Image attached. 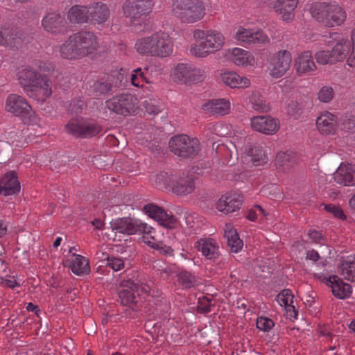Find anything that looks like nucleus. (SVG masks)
Instances as JSON below:
<instances>
[{"label": "nucleus", "instance_id": "f257e3e1", "mask_svg": "<svg viewBox=\"0 0 355 355\" xmlns=\"http://www.w3.org/2000/svg\"><path fill=\"white\" fill-rule=\"evenodd\" d=\"M193 37L196 42L191 45L189 53L198 58H205L219 51L225 43L223 34L214 29H196L193 31Z\"/></svg>", "mask_w": 355, "mask_h": 355}, {"label": "nucleus", "instance_id": "f03ea898", "mask_svg": "<svg viewBox=\"0 0 355 355\" xmlns=\"http://www.w3.org/2000/svg\"><path fill=\"white\" fill-rule=\"evenodd\" d=\"M135 49L142 55L164 58L172 55L173 41L167 32L157 31L139 39Z\"/></svg>", "mask_w": 355, "mask_h": 355}, {"label": "nucleus", "instance_id": "7ed1b4c3", "mask_svg": "<svg viewBox=\"0 0 355 355\" xmlns=\"http://www.w3.org/2000/svg\"><path fill=\"white\" fill-rule=\"evenodd\" d=\"M18 80L24 92L31 98L44 101L52 93L51 82L35 69L26 67L18 71Z\"/></svg>", "mask_w": 355, "mask_h": 355}, {"label": "nucleus", "instance_id": "20e7f679", "mask_svg": "<svg viewBox=\"0 0 355 355\" xmlns=\"http://www.w3.org/2000/svg\"><path fill=\"white\" fill-rule=\"evenodd\" d=\"M309 12L318 22L329 28L341 26L347 16L344 8L336 2L313 3L309 8Z\"/></svg>", "mask_w": 355, "mask_h": 355}, {"label": "nucleus", "instance_id": "39448f33", "mask_svg": "<svg viewBox=\"0 0 355 355\" xmlns=\"http://www.w3.org/2000/svg\"><path fill=\"white\" fill-rule=\"evenodd\" d=\"M173 15L184 23H195L203 18L205 7L201 0H171Z\"/></svg>", "mask_w": 355, "mask_h": 355}, {"label": "nucleus", "instance_id": "423d86ee", "mask_svg": "<svg viewBox=\"0 0 355 355\" xmlns=\"http://www.w3.org/2000/svg\"><path fill=\"white\" fill-rule=\"evenodd\" d=\"M172 152L179 157H191L200 151V142L196 138H190L185 135L172 137L168 143Z\"/></svg>", "mask_w": 355, "mask_h": 355}, {"label": "nucleus", "instance_id": "0eeeda50", "mask_svg": "<svg viewBox=\"0 0 355 355\" xmlns=\"http://www.w3.org/2000/svg\"><path fill=\"white\" fill-rule=\"evenodd\" d=\"M107 108L123 116L134 114L138 110V99L130 94L117 95L106 101Z\"/></svg>", "mask_w": 355, "mask_h": 355}, {"label": "nucleus", "instance_id": "6e6552de", "mask_svg": "<svg viewBox=\"0 0 355 355\" xmlns=\"http://www.w3.org/2000/svg\"><path fill=\"white\" fill-rule=\"evenodd\" d=\"M225 58L232 64L245 69H254L257 60L252 52L240 47H232L224 53Z\"/></svg>", "mask_w": 355, "mask_h": 355}, {"label": "nucleus", "instance_id": "1a4fd4ad", "mask_svg": "<svg viewBox=\"0 0 355 355\" xmlns=\"http://www.w3.org/2000/svg\"><path fill=\"white\" fill-rule=\"evenodd\" d=\"M233 37L240 43L248 44H266L270 42L268 36L261 29L241 25L234 28Z\"/></svg>", "mask_w": 355, "mask_h": 355}, {"label": "nucleus", "instance_id": "9d476101", "mask_svg": "<svg viewBox=\"0 0 355 355\" xmlns=\"http://www.w3.org/2000/svg\"><path fill=\"white\" fill-rule=\"evenodd\" d=\"M110 227L115 233L134 234L139 231L149 232L150 225L141 220L132 218H118L110 222Z\"/></svg>", "mask_w": 355, "mask_h": 355}, {"label": "nucleus", "instance_id": "9b49d317", "mask_svg": "<svg viewBox=\"0 0 355 355\" xmlns=\"http://www.w3.org/2000/svg\"><path fill=\"white\" fill-rule=\"evenodd\" d=\"M292 55L288 50H280L273 54L269 62V74L273 78L282 77L291 68Z\"/></svg>", "mask_w": 355, "mask_h": 355}, {"label": "nucleus", "instance_id": "f8f14e48", "mask_svg": "<svg viewBox=\"0 0 355 355\" xmlns=\"http://www.w3.org/2000/svg\"><path fill=\"white\" fill-rule=\"evenodd\" d=\"M154 6L152 0H126L122 6L125 17L136 19L150 13Z\"/></svg>", "mask_w": 355, "mask_h": 355}, {"label": "nucleus", "instance_id": "ddd939ff", "mask_svg": "<svg viewBox=\"0 0 355 355\" xmlns=\"http://www.w3.org/2000/svg\"><path fill=\"white\" fill-rule=\"evenodd\" d=\"M219 78L225 86L231 89H245L251 86L250 78L231 69H222L219 74Z\"/></svg>", "mask_w": 355, "mask_h": 355}, {"label": "nucleus", "instance_id": "4468645a", "mask_svg": "<svg viewBox=\"0 0 355 355\" xmlns=\"http://www.w3.org/2000/svg\"><path fill=\"white\" fill-rule=\"evenodd\" d=\"M74 40L78 46V51L81 58L92 53L98 46L96 36L91 32H79L71 35V40Z\"/></svg>", "mask_w": 355, "mask_h": 355}, {"label": "nucleus", "instance_id": "2eb2a0df", "mask_svg": "<svg viewBox=\"0 0 355 355\" xmlns=\"http://www.w3.org/2000/svg\"><path fill=\"white\" fill-rule=\"evenodd\" d=\"M144 211L150 218L166 228H175L179 224L178 219L174 216L168 215L163 209L157 205H146L144 207Z\"/></svg>", "mask_w": 355, "mask_h": 355}, {"label": "nucleus", "instance_id": "dca6fc26", "mask_svg": "<svg viewBox=\"0 0 355 355\" xmlns=\"http://www.w3.org/2000/svg\"><path fill=\"white\" fill-rule=\"evenodd\" d=\"M331 40L329 44L331 46L332 53L337 62L343 61L347 58L351 49L350 41L347 37L343 34L334 33L331 35Z\"/></svg>", "mask_w": 355, "mask_h": 355}, {"label": "nucleus", "instance_id": "f3484780", "mask_svg": "<svg viewBox=\"0 0 355 355\" xmlns=\"http://www.w3.org/2000/svg\"><path fill=\"white\" fill-rule=\"evenodd\" d=\"M298 3L299 0H274L272 8L282 21L290 23L295 19Z\"/></svg>", "mask_w": 355, "mask_h": 355}, {"label": "nucleus", "instance_id": "a211bd4d", "mask_svg": "<svg viewBox=\"0 0 355 355\" xmlns=\"http://www.w3.org/2000/svg\"><path fill=\"white\" fill-rule=\"evenodd\" d=\"M250 126L254 131L273 135L279 128V122L270 116H257L250 119Z\"/></svg>", "mask_w": 355, "mask_h": 355}, {"label": "nucleus", "instance_id": "6ab92c4d", "mask_svg": "<svg viewBox=\"0 0 355 355\" xmlns=\"http://www.w3.org/2000/svg\"><path fill=\"white\" fill-rule=\"evenodd\" d=\"M294 67L299 76H309L313 73L317 67L313 60L312 53L310 51L300 53L295 59Z\"/></svg>", "mask_w": 355, "mask_h": 355}, {"label": "nucleus", "instance_id": "aec40b11", "mask_svg": "<svg viewBox=\"0 0 355 355\" xmlns=\"http://www.w3.org/2000/svg\"><path fill=\"white\" fill-rule=\"evenodd\" d=\"M334 180L343 187H355V165L341 163L334 173Z\"/></svg>", "mask_w": 355, "mask_h": 355}, {"label": "nucleus", "instance_id": "412c9836", "mask_svg": "<svg viewBox=\"0 0 355 355\" xmlns=\"http://www.w3.org/2000/svg\"><path fill=\"white\" fill-rule=\"evenodd\" d=\"M322 282L331 288L333 295L338 299L347 298L352 293V286L336 275L324 277Z\"/></svg>", "mask_w": 355, "mask_h": 355}, {"label": "nucleus", "instance_id": "4be33fe9", "mask_svg": "<svg viewBox=\"0 0 355 355\" xmlns=\"http://www.w3.org/2000/svg\"><path fill=\"white\" fill-rule=\"evenodd\" d=\"M315 124L320 134L330 135L336 133L338 127V120L335 114L325 111L317 117Z\"/></svg>", "mask_w": 355, "mask_h": 355}, {"label": "nucleus", "instance_id": "5701e85b", "mask_svg": "<svg viewBox=\"0 0 355 355\" xmlns=\"http://www.w3.org/2000/svg\"><path fill=\"white\" fill-rule=\"evenodd\" d=\"M242 204L240 195L228 193L221 196L216 202L217 210L224 214H229L239 210Z\"/></svg>", "mask_w": 355, "mask_h": 355}, {"label": "nucleus", "instance_id": "b1692460", "mask_svg": "<svg viewBox=\"0 0 355 355\" xmlns=\"http://www.w3.org/2000/svg\"><path fill=\"white\" fill-rule=\"evenodd\" d=\"M67 131L78 137H92L101 131L100 126L94 123L71 121L67 125Z\"/></svg>", "mask_w": 355, "mask_h": 355}, {"label": "nucleus", "instance_id": "393cba45", "mask_svg": "<svg viewBox=\"0 0 355 355\" xmlns=\"http://www.w3.org/2000/svg\"><path fill=\"white\" fill-rule=\"evenodd\" d=\"M202 110L207 114L223 116L231 110V103L227 98H216L206 101L201 106Z\"/></svg>", "mask_w": 355, "mask_h": 355}, {"label": "nucleus", "instance_id": "a878e982", "mask_svg": "<svg viewBox=\"0 0 355 355\" xmlns=\"http://www.w3.org/2000/svg\"><path fill=\"white\" fill-rule=\"evenodd\" d=\"M194 248L207 259H215L219 256V246L211 238H200L194 243Z\"/></svg>", "mask_w": 355, "mask_h": 355}, {"label": "nucleus", "instance_id": "bb28decb", "mask_svg": "<svg viewBox=\"0 0 355 355\" xmlns=\"http://www.w3.org/2000/svg\"><path fill=\"white\" fill-rule=\"evenodd\" d=\"M5 109L8 112L21 116L30 110V105L22 96L11 94L6 99Z\"/></svg>", "mask_w": 355, "mask_h": 355}, {"label": "nucleus", "instance_id": "cd10ccee", "mask_svg": "<svg viewBox=\"0 0 355 355\" xmlns=\"http://www.w3.org/2000/svg\"><path fill=\"white\" fill-rule=\"evenodd\" d=\"M20 183L17 174L10 171L0 178V194L10 196L20 191Z\"/></svg>", "mask_w": 355, "mask_h": 355}, {"label": "nucleus", "instance_id": "c85d7f7f", "mask_svg": "<svg viewBox=\"0 0 355 355\" xmlns=\"http://www.w3.org/2000/svg\"><path fill=\"white\" fill-rule=\"evenodd\" d=\"M244 153L254 166H262L268 160V155L263 147L258 143L248 144L244 149Z\"/></svg>", "mask_w": 355, "mask_h": 355}, {"label": "nucleus", "instance_id": "c756f323", "mask_svg": "<svg viewBox=\"0 0 355 355\" xmlns=\"http://www.w3.org/2000/svg\"><path fill=\"white\" fill-rule=\"evenodd\" d=\"M88 21L98 24H103L110 17V10L107 4L97 2L88 6Z\"/></svg>", "mask_w": 355, "mask_h": 355}, {"label": "nucleus", "instance_id": "7c9ffc66", "mask_svg": "<svg viewBox=\"0 0 355 355\" xmlns=\"http://www.w3.org/2000/svg\"><path fill=\"white\" fill-rule=\"evenodd\" d=\"M21 43V35L15 30L6 26L0 27V46L12 49L18 47Z\"/></svg>", "mask_w": 355, "mask_h": 355}, {"label": "nucleus", "instance_id": "2f4dec72", "mask_svg": "<svg viewBox=\"0 0 355 355\" xmlns=\"http://www.w3.org/2000/svg\"><path fill=\"white\" fill-rule=\"evenodd\" d=\"M137 286L131 281H125L121 283L119 288V297L123 305L131 306L136 303Z\"/></svg>", "mask_w": 355, "mask_h": 355}, {"label": "nucleus", "instance_id": "473e14b6", "mask_svg": "<svg viewBox=\"0 0 355 355\" xmlns=\"http://www.w3.org/2000/svg\"><path fill=\"white\" fill-rule=\"evenodd\" d=\"M293 297L289 289L282 291L277 296L278 304L285 309L287 317L291 320H295L297 316V311L293 304Z\"/></svg>", "mask_w": 355, "mask_h": 355}, {"label": "nucleus", "instance_id": "72a5a7b5", "mask_svg": "<svg viewBox=\"0 0 355 355\" xmlns=\"http://www.w3.org/2000/svg\"><path fill=\"white\" fill-rule=\"evenodd\" d=\"M159 72L157 69L150 71V76L147 78L144 76L141 68L139 67L134 69L130 75L131 84L137 87L143 86V83L148 84H155L159 78Z\"/></svg>", "mask_w": 355, "mask_h": 355}, {"label": "nucleus", "instance_id": "f704fd0d", "mask_svg": "<svg viewBox=\"0 0 355 355\" xmlns=\"http://www.w3.org/2000/svg\"><path fill=\"white\" fill-rule=\"evenodd\" d=\"M224 236L227 239V245L232 252L237 253L243 248V241L240 239L236 230L232 224H225Z\"/></svg>", "mask_w": 355, "mask_h": 355}, {"label": "nucleus", "instance_id": "c9c22d12", "mask_svg": "<svg viewBox=\"0 0 355 355\" xmlns=\"http://www.w3.org/2000/svg\"><path fill=\"white\" fill-rule=\"evenodd\" d=\"M340 275L348 281H355V254L342 257L339 265Z\"/></svg>", "mask_w": 355, "mask_h": 355}, {"label": "nucleus", "instance_id": "e433bc0d", "mask_svg": "<svg viewBox=\"0 0 355 355\" xmlns=\"http://www.w3.org/2000/svg\"><path fill=\"white\" fill-rule=\"evenodd\" d=\"M191 64L187 63H180L175 66L171 71L170 77L173 81L181 83L189 84Z\"/></svg>", "mask_w": 355, "mask_h": 355}, {"label": "nucleus", "instance_id": "4c0bfd02", "mask_svg": "<svg viewBox=\"0 0 355 355\" xmlns=\"http://www.w3.org/2000/svg\"><path fill=\"white\" fill-rule=\"evenodd\" d=\"M88 6L74 5L67 13V19L71 23H86L88 21Z\"/></svg>", "mask_w": 355, "mask_h": 355}, {"label": "nucleus", "instance_id": "58836bf2", "mask_svg": "<svg viewBox=\"0 0 355 355\" xmlns=\"http://www.w3.org/2000/svg\"><path fill=\"white\" fill-rule=\"evenodd\" d=\"M64 19L57 13H49L42 19L44 28L49 33H57L60 31Z\"/></svg>", "mask_w": 355, "mask_h": 355}, {"label": "nucleus", "instance_id": "ea45409f", "mask_svg": "<svg viewBox=\"0 0 355 355\" xmlns=\"http://www.w3.org/2000/svg\"><path fill=\"white\" fill-rule=\"evenodd\" d=\"M297 162L296 155L292 151H280L275 158L276 166L285 171L291 168Z\"/></svg>", "mask_w": 355, "mask_h": 355}, {"label": "nucleus", "instance_id": "a19ab883", "mask_svg": "<svg viewBox=\"0 0 355 355\" xmlns=\"http://www.w3.org/2000/svg\"><path fill=\"white\" fill-rule=\"evenodd\" d=\"M195 189L193 179L189 177L179 178L173 186V191L179 196L191 193Z\"/></svg>", "mask_w": 355, "mask_h": 355}, {"label": "nucleus", "instance_id": "79ce46f5", "mask_svg": "<svg viewBox=\"0 0 355 355\" xmlns=\"http://www.w3.org/2000/svg\"><path fill=\"white\" fill-rule=\"evenodd\" d=\"M70 268L71 271L77 275L88 274L90 270L88 260L79 254L73 255Z\"/></svg>", "mask_w": 355, "mask_h": 355}, {"label": "nucleus", "instance_id": "37998d69", "mask_svg": "<svg viewBox=\"0 0 355 355\" xmlns=\"http://www.w3.org/2000/svg\"><path fill=\"white\" fill-rule=\"evenodd\" d=\"M60 53L62 58L67 59L80 58V54L78 51V46L74 40H71V36L60 46Z\"/></svg>", "mask_w": 355, "mask_h": 355}, {"label": "nucleus", "instance_id": "c03bdc74", "mask_svg": "<svg viewBox=\"0 0 355 355\" xmlns=\"http://www.w3.org/2000/svg\"><path fill=\"white\" fill-rule=\"evenodd\" d=\"M208 73L207 67H196L191 64L189 84H194L204 81Z\"/></svg>", "mask_w": 355, "mask_h": 355}, {"label": "nucleus", "instance_id": "a18cd8bd", "mask_svg": "<svg viewBox=\"0 0 355 355\" xmlns=\"http://www.w3.org/2000/svg\"><path fill=\"white\" fill-rule=\"evenodd\" d=\"M315 59L320 64L337 63L331 50L320 49L315 53Z\"/></svg>", "mask_w": 355, "mask_h": 355}, {"label": "nucleus", "instance_id": "49530a36", "mask_svg": "<svg viewBox=\"0 0 355 355\" xmlns=\"http://www.w3.org/2000/svg\"><path fill=\"white\" fill-rule=\"evenodd\" d=\"M250 101L252 107L257 111L266 112L270 110L268 103L263 98H259V94L256 92L252 93Z\"/></svg>", "mask_w": 355, "mask_h": 355}, {"label": "nucleus", "instance_id": "de8ad7c7", "mask_svg": "<svg viewBox=\"0 0 355 355\" xmlns=\"http://www.w3.org/2000/svg\"><path fill=\"white\" fill-rule=\"evenodd\" d=\"M153 268L159 272L162 277L166 278L175 272V266H168L162 260H156L153 263Z\"/></svg>", "mask_w": 355, "mask_h": 355}, {"label": "nucleus", "instance_id": "09e8293b", "mask_svg": "<svg viewBox=\"0 0 355 355\" xmlns=\"http://www.w3.org/2000/svg\"><path fill=\"white\" fill-rule=\"evenodd\" d=\"M227 148L230 150V156L233 158L235 156V159H238L239 154H241L243 151V142L242 139H233V141H230L229 144H227Z\"/></svg>", "mask_w": 355, "mask_h": 355}, {"label": "nucleus", "instance_id": "8fccbe9b", "mask_svg": "<svg viewBox=\"0 0 355 355\" xmlns=\"http://www.w3.org/2000/svg\"><path fill=\"white\" fill-rule=\"evenodd\" d=\"M196 278L187 271H182L178 276V282L185 288H191L196 284Z\"/></svg>", "mask_w": 355, "mask_h": 355}, {"label": "nucleus", "instance_id": "3c124183", "mask_svg": "<svg viewBox=\"0 0 355 355\" xmlns=\"http://www.w3.org/2000/svg\"><path fill=\"white\" fill-rule=\"evenodd\" d=\"M334 96V91L331 87L323 86L320 88L318 94V98L320 101L323 103L330 102Z\"/></svg>", "mask_w": 355, "mask_h": 355}, {"label": "nucleus", "instance_id": "603ef678", "mask_svg": "<svg viewBox=\"0 0 355 355\" xmlns=\"http://www.w3.org/2000/svg\"><path fill=\"white\" fill-rule=\"evenodd\" d=\"M20 117L22 118L24 122L28 125L37 126L40 127V119L36 115L35 112L30 107V110L27 112L24 113V115H21Z\"/></svg>", "mask_w": 355, "mask_h": 355}, {"label": "nucleus", "instance_id": "864d4df0", "mask_svg": "<svg viewBox=\"0 0 355 355\" xmlns=\"http://www.w3.org/2000/svg\"><path fill=\"white\" fill-rule=\"evenodd\" d=\"M274 324V322L267 317L261 316L257 319V327L262 331H269Z\"/></svg>", "mask_w": 355, "mask_h": 355}, {"label": "nucleus", "instance_id": "5fc2aeb1", "mask_svg": "<svg viewBox=\"0 0 355 355\" xmlns=\"http://www.w3.org/2000/svg\"><path fill=\"white\" fill-rule=\"evenodd\" d=\"M107 266L116 272L122 270L125 264L121 258L111 256L107 258Z\"/></svg>", "mask_w": 355, "mask_h": 355}, {"label": "nucleus", "instance_id": "6e6d98bb", "mask_svg": "<svg viewBox=\"0 0 355 355\" xmlns=\"http://www.w3.org/2000/svg\"><path fill=\"white\" fill-rule=\"evenodd\" d=\"M150 228L149 232L139 231V232H142L144 234L141 238L142 242L155 249L159 242H157L154 236L152 235V233L153 232V227L150 226Z\"/></svg>", "mask_w": 355, "mask_h": 355}, {"label": "nucleus", "instance_id": "4d7b16f0", "mask_svg": "<svg viewBox=\"0 0 355 355\" xmlns=\"http://www.w3.org/2000/svg\"><path fill=\"white\" fill-rule=\"evenodd\" d=\"M324 209L336 218L341 220H345L346 218L343 209L340 207L333 205H324Z\"/></svg>", "mask_w": 355, "mask_h": 355}, {"label": "nucleus", "instance_id": "13d9d810", "mask_svg": "<svg viewBox=\"0 0 355 355\" xmlns=\"http://www.w3.org/2000/svg\"><path fill=\"white\" fill-rule=\"evenodd\" d=\"M1 280L5 283L6 286L12 289L20 286L22 281L21 279H19L17 276H8V277L2 278Z\"/></svg>", "mask_w": 355, "mask_h": 355}, {"label": "nucleus", "instance_id": "bf43d9fd", "mask_svg": "<svg viewBox=\"0 0 355 355\" xmlns=\"http://www.w3.org/2000/svg\"><path fill=\"white\" fill-rule=\"evenodd\" d=\"M155 250L158 251V252L161 254L166 255V256H173V250L166 245H164L162 242H159L157 245V247L155 248Z\"/></svg>", "mask_w": 355, "mask_h": 355}, {"label": "nucleus", "instance_id": "052dcab7", "mask_svg": "<svg viewBox=\"0 0 355 355\" xmlns=\"http://www.w3.org/2000/svg\"><path fill=\"white\" fill-rule=\"evenodd\" d=\"M309 236L314 243H320L322 240V236L320 232L312 230L309 232Z\"/></svg>", "mask_w": 355, "mask_h": 355}, {"label": "nucleus", "instance_id": "680f3d73", "mask_svg": "<svg viewBox=\"0 0 355 355\" xmlns=\"http://www.w3.org/2000/svg\"><path fill=\"white\" fill-rule=\"evenodd\" d=\"M306 259L313 262H316L320 259L319 254L314 250H309L306 252Z\"/></svg>", "mask_w": 355, "mask_h": 355}, {"label": "nucleus", "instance_id": "e2e57ef3", "mask_svg": "<svg viewBox=\"0 0 355 355\" xmlns=\"http://www.w3.org/2000/svg\"><path fill=\"white\" fill-rule=\"evenodd\" d=\"M351 51H349V55H347V63L349 67H355V48L351 47Z\"/></svg>", "mask_w": 355, "mask_h": 355}, {"label": "nucleus", "instance_id": "0e129e2a", "mask_svg": "<svg viewBox=\"0 0 355 355\" xmlns=\"http://www.w3.org/2000/svg\"><path fill=\"white\" fill-rule=\"evenodd\" d=\"M26 310L28 311L35 312L37 315H38L40 310L38 309L37 306L33 304V303L30 302L26 306Z\"/></svg>", "mask_w": 355, "mask_h": 355}, {"label": "nucleus", "instance_id": "69168bd1", "mask_svg": "<svg viewBox=\"0 0 355 355\" xmlns=\"http://www.w3.org/2000/svg\"><path fill=\"white\" fill-rule=\"evenodd\" d=\"M7 225L4 221L0 220V237H2L6 234Z\"/></svg>", "mask_w": 355, "mask_h": 355}, {"label": "nucleus", "instance_id": "338daca9", "mask_svg": "<svg viewBox=\"0 0 355 355\" xmlns=\"http://www.w3.org/2000/svg\"><path fill=\"white\" fill-rule=\"evenodd\" d=\"M165 325L168 327H171V326H174L175 329L179 328L178 322L175 321L173 319H169L167 320Z\"/></svg>", "mask_w": 355, "mask_h": 355}, {"label": "nucleus", "instance_id": "774afa93", "mask_svg": "<svg viewBox=\"0 0 355 355\" xmlns=\"http://www.w3.org/2000/svg\"><path fill=\"white\" fill-rule=\"evenodd\" d=\"M349 207L352 210L355 211V193L349 200Z\"/></svg>", "mask_w": 355, "mask_h": 355}]
</instances>
